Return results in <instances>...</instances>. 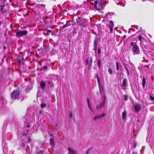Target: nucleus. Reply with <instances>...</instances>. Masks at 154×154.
Wrapping results in <instances>:
<instances>
[{
	"label": "nucleus",
	"instance_id": "obj_19",
	"mask_svg": "<svg viewBox=\"0 0 154 154\" xmlns=\"http://www.w3.org/2000/svg\"><path fill=\"white\" fill-rule=\"evenodd\" d=\"M122 119L125 120L126 116V113L125 112H123L122 113Z\"/></svg>",
	"mask_w": 154,
	"mask_h": 154
},
{
	"label": "nucleus",
	"instance_id": "obj_42",
	"mask_svg": "<svg viewBox=\"0 0 154 154\" xmlns=\"http://www.w3.org/2000/svg\"><path fill=\"white\" fill-rule=\"evenodd\" d=\"M126 68V70H127V73H128V74H129V70H128V68Z\"/></svg>",
	"mask_w": 154,
	"mask_h": 154
},
{
	"label": "nucleus",
	"instance_id": "obj_24",
	"mask_svg": "<svg viewBox=\"0 0 154 154\" xmlns=\"http://www.w3.org/2000/svg\"><path fill=\"white\" fill-rule=\"evenodd\" d=\"M69 120L71 121L72 120V119L73 118V115L72 113V112H71L70 113L69 116Z\"/></svg>",
	"mask_w": 154,
	"mask_h": 154
},
{
	"label": "nucleus",
	"instance_id": "obj_51",
	"mask_svg": "<svg viewBox=\"0 0 154 154\" xmlns=\"http://www.w3.org/2000/svg\"><path fill=\"white\" fill-rule=\"evenodd\" d=\"M134 45V43L132 42L131 44V46H134V45Z\"/></svg>",
	"mask_w": 154,
	"mask_h": 154
},
{
	"label": "nucleus",
	"instance_id": "obj_55",
	"mask_svg": "<svg viewBox=\"0 0 154 154\" xmlns=\"http://www.w3.org/2000/svg\"><path fill=\"white\" fill-rule=\"evenodd\" d=\"M78 14V12H77V13H76V14H75V15H76L77 14Z\"/></svg>",
	"mask_w": 154,
	"mask_h": 154
},
{
	"label": "nucleus",
	"instance_id": "obj_18",
	"mask_svg": "<svg viewBox=\"0 0 154 154\" xmlns=\"http://www.w3.org/2000/svg\"><path fill=\"white\" fill-rule=\"evenodd\" d=\"M146 82L145 79L144 77H143V79L142 83V85L143 88H144L145 87Z\"/></svg>",
	"mask_w": 154,
	"mask_h": 154
},
{
	"label": "nucleus",
	"instance_id": "obj_20",
	"mask_svg": "<svg viewBox=\"0 0 154 154\" xmlns=\"http://www.w3.org/2000/svg\"><path fill=\"white\" fill-rule=\"evenodd\" d=\"M93 61V59L92 57H91L90 58V67H92V64Z\"/></svg>",
	"mask_w": 154,
	"mask_h": 154
},
{
	"label": "nucleus",
	"instance_id": "obj_14",
	"mask_svg": "<svg viewBox=\"0 0 154 154\" xmlns=\"http://www.w3.org/2000/svg\"><path fill=\"white\" fill-rule=\"evenodd\" d=\"M44 51H45V47L44 48H41L40 49H38V50L36 51V52L37 53L38 52L40 54H41L40 52L41 51L42 52H43ZM42 54H43V53H42Z\"/></svg>",
	"mask_w": 154,
	"mask_h": 154
},
{
	"label": "nucleus",
	"instance_id": "obj_40",
	"mask_svg": "<svg viewBox=\"0 0 154 154\" xmlns=\"http://www.w3.org/2000/svg\"><path fill=\"white\" fill-rule=\"evenodd\" d=\"M57 45V44H56L55 42L54 43V47H56Z\"/></svg>",
	"mask_w": 154,
	"mask_h": 154
},
{
	"label": "nucleus",
	"instance_id": "obj_31",
	"mask_svg": "<svg viewBox=\"0 0 154 154\" xmlns=\"http://www.w3.org/2000/svg\"><path fill=\"white\" fill-rule=\"evenodd\" d=\"M101 53V50L100 48H98V54H100Z\"/></svg>",
	"mask_w": 154,
	"mask_h": 154
},
{
	"label": "nucleus",
	"instance_id": "obj_58",
	"mask_svg": "<svg viewBox=\"0 0 154 154\" xmlns=\"http://www.w3.org/2000/svg\"><path fill=\"white\" fill-rule=\"evenodd\" d=\"M104 99H105V96H104Z\"/></svg>",
	"mask_w": 154,
	"mask_h": 154
},
{
	"label": "nucleus",
	"instance_id": "obj_5",
	"mask_svg": "<svg viewBox=\"0 0 154 154\" xmlns=\"http://www.w3.org/2000/svg\"><path fill=\"white\" fill-rule=\"evenodd\" d=\"M132 50L133 52L135 54H137L140 53V50L139 47L136 44H134L133 46Z\"/></svg>",
	"mask_w": 154,
	"mask_h": 154
},
{
	"label": "nucleus",
	"instance_id": "obj_7",
	"mask_svg": "<svg viewBox=\"0 0 154 154\" xmlns=\"http://www.w3.org/2000/svg\"><path fill=\"white\" fill-rule=\"evenodd\" d=\"M105 104V102H101L100 103L99 105H97L96 106V108L97 109H99L102 107Z\"/></svg>",
	"mask_w": 154,
	"mask_h": 154
},
{
	"label": "nucleus",
	"instance_id": "obj_30",
	"mask_svg": "<svg viewBox=\"0 0 154 154\" xmlns=\"http://www.w3.org/2000/svg\"><path fill=\"white\" fill-rule=\"evenodd\" d=\"M27 140L29 142H30L32 140L29 137L28 138Z\"/></svg>",
	"mask_w": 154,
	"mask_h": 154
},
{
	"label": "nucleus",
	"instance_id": "obj_46",
	"mask_svg": "<svg viewBox=\"0 0 154 154\" xmlns=\"http://www.w3.org/2000/svg\"><path fill=\"white\" fill-rule=\"evenodd\" d=\"M43 34L45 36H46L47 35V34L45 32H43Z\"/></svg>",
	"mask_w": 154,
	"mask_h": 154
},
{
	"label": "nucleus",
	"instance_id": "obj_10",
	"mask_svg": "<svg viewBox=\"0 0 154 154\" xmlns=\"http://www.w3.org/2000/svg\"><path fill=\"white\" fill-rule=\"evenodd\" d=\"M96 78L97 79V80L98 82V86L99 87V89L100 90H100H101V84H100V79L99 76L98 75H97L96 76Z\"/></svg>",
	"mask_w": 154,
	"mask_h": 154
},
{
	"label": "nucleus",
	"instance_id": "obj_50",
	"mask_svg": "<svg viewBox=\"0 0 154 154\" xmlns=\"http://www.w3.org/2000/svg\"><path fill=\"white\" fill-rule=\"evenodd\" d=\"M137 122H138L139 123H140V119H138L137 120Z\"/></svg>",
	"mask_w": 154,
	"mask_h": 154
},
{
	"label": "nucleus",
	"instance_id": "obj_47",
	"mask_svg": "<svg viewBox=\"0 0 154 154\" xmlns=\"http://www.w3.org/2000/svg\"><path fill=\"white\" fill-rule=\"evenodd\" d=\"M40 70H41V71H42V70H43V68L42 67L41 68H40L39 69Z\"/></svg>",
	"mask_w": 154,
	"mask_h": 154
},
{
	"label": "nucleus",
	"instance_id": "obj_28",
	"mask_svg": "<svg viewBox=\"0 0 154 154\" xmlns=\"http://www.w3.org/2000/svg\"><path fill=\"white\" fill-rule=\"evenodd\" d=\"M119 69V64L118 63H116V69L117 70H118Z\"/></svg>",
	"mask_w": 154,
	"mask_h": 154
},
{
	"label": "nucleus",
	"instance_id": "obj_34",
	"mask_svg": "<svg viewBox=\"0 0 154 154\" xmlns=\"http://www.w3.org/2000/svg\"><path fill=\"white\" fill-rule=\"evenodd\" d=\"M85 61L86 64H87L89 62H88V59H86L85 60Z\"/></svg>",
	"mask_w": 154,
	"mask_h": 154
},
{
	"label": "nucleus",
	"instance_id": "obj_45",
	"mask_svg": "<svg viewBox=\"0 0 154 154\" xmlns=\"http://www.w3.org/2000/svg\"><path fill=\"white\" fill-rule=\"evenodd\" d=\"M37 1L38 2H42L43 1V0H37Z\"/></svg>",
	"mask_w": 154,
	"mask_h": 154
},
{
	"label": "nucleus",
	"instance_id": "obj_44",
	"mask_svg": "<svg viewBox=\"0 0 154 154\" xmlns=\"http://www.w3.org/2000/svg\"><path fill=\"white\" fill-rule=\"evenodd\" d=\"M88 107L90 108V109L91 110H92V109L91 108V106H90V104H89V105H88Z\"/></svg>",
	"mask_w": 154,
	"mask_h": 154
},
{
	"label": "nucleus",
	"instance_id": "obj_53",
	"mask_svg": "<svg viewBox=\"0 0 154 154\" xmlns=\"http://www.w3.org/2000/svg\"><path fill=\"white\" fill-rule=\"evenodd\" d=\"M42 5V6H45V5H43V4H42V5Z\"/></svg>",
	"mask_w": 154,
	"mask_h": 154
},
{
	"label": "nucleus",
	"instance_id": "obj_8",
	"mask_svg": "<svg viewBox=\"0 0 154 154\" xmlns=\"http://www.w3.org/2000/svg\"><path fill=\"white\" fill-rule=\"evenodd\" d=\"M105 114L104 113H103L100 116H96L94 117L93 119L94 120H96L97 119H98L101 117H103L105 116Z\"/></svg>",
	"mask_w": 154,
	"mask_h": 154
},
{
	"label": "nucleus",
	"instance_id": "obj_4",
	"mask_svg": "<svg viewBox=\"0 0 154 154\" xmlns=\"http://www.w3.org/2000/svg\"><path fill=\"white\" fill-rule=\"evenodd\" d=\"M0 11L2 14L7 12L8 11V7L5 4L0 6Z\"/></svg>",
	"mask_w": 154,
	"mask_h": 154
},
{
	"label": "nucleus",
	"instance_id": "obj_25",
	"mask_svg": "<svg viewBox=\"0 0 154 154\" xmlns=\"http://www.w3.org/2000/svg\"><path fill=\"white\" fill-rule=\"evenodd\" d=\"M124 100L125 101H127L128 99V97L127 95H125L123 96Z\"/></svg>",
	"mask_w": 154,
	"mask_h": 154
},
{
	"label": "nucleus",
	"instance_id": "obj_17",
	"mask_svg": "<svg viewBox=\"0 0 154 154\" xmlns=\"http://www.w3.org/2000/svg\"><path fill=\"white\" fill-rule=\"evenodd\" d=\"M114 26V24L112 20H110V23L108 24V27L109 28H113Z\"/></svg>",
	"mask_w": 154,
	"mask_h": 154
},
{
	"label": "nucleus",
	"instance_id": "obj_15",
	"mask_svg": "<svg viewBox=\"0 0 154 154\" xmlns=\"http://www.w3.org/2000/svg\"><path fill=\"white\" fill-rule=\"evenodd\" d=\"M24 58L23 57H19V58L17 59V61L18 62V63L21 64L23 61V60Z\"/></svg>",
	"mask_w": 154,
	"mask_h": 154
},
{
	"label": "nucleus",
	"instance_id": "obj_57",
	"mask_svg": "<svg viewBox=\"0 0 154 154\" xmlns=\"http://www.w3.org/2000/svg\"><path fill=\"white\" fill-rule=\"evenodd\" d=\"M114 29L116 30V28H114Z\"/></svg>",
	"mask_w": 154,
	"mask_h": 154
},
{
	"label": "nucleus",
	"instance_id": "obj_26",
	"mask_svg": "<svg viewBox=\"0 0 154 154\" xmlns=\"http://www.w3.org/2000/svg\"><path fill=\"white\" fill-rule=\"evenodd\" d=\"M70 25V24H64L62 28L64 29L68 27Z\"/></svg>",
	"mask_w": 154,
	"mask_h": 154
},
{
	"label": "nucleus",
	"instance_id": "obj_16",
	"mask_svg": "<svg viewBox=\"0 0 154 154\" xmlns=\"http://www.w3.org/2000/svg\"><path fill=\"white\" fill-rule=\"evenodd\" d=\"M122 86L124 90L125 89V87L126 86V82L124 80H123V82L122 83Z\"/></svg>",
	"mask_w": 154,
	"mask_h": 154
},
{
	"label": "nucleus",
	"instance_id": "obj_6",
	"mask_svg": "<svg viewBox=\"0 0 154 154\" xmlns=\"http://www.w3.org/2000/svg\"><path fill=\"white\" fill-rule=\"evenodd\" d=\"M134 111L136 112H138L141 109V106L140 103H137L134 106Z\"/></svg>",
	"mask_w": 154,
	"mask_h": 154
},
{
	"label": "nucleus",
	"instance_id": "obj_38",
	"mask_svg": "<svg viewBox=\"0 0 154 154\" xmlns=\"http://www.w3.org/2000/svg\"><path fill=\"white\" fill-rule=\"evenodd\" d=\"M87 102L88 105H89V104H90V103H89V99L88 98L87 99Z\"/></svg>",
	"mask_w": 154,
	"mask_h": 154
},
{
	"label": "nucleus",
	"instance_id": "obj_13",
	"mask_svg": "<svg viewBox=\"0 0 154 154\" xmlns=\"http://www.w3.org/2000/svg\"><path fill=\"white\" fill-rule=\"evenodd\" d=\"M50 145L52 147H54L55 145L54 142V139L53 138H51L50 139Z\"/></svg>",
	"mask_w": 154,
	"mask_h": 154
},
{
	"label": "nucleus",
	"instance_id": "obj_39",
	"mask_svg": "<svg viewBox=\"0 0 154 154\" xmlns=\"http://www.w3.org/2000/svg\"><path fill=\"white\" fill-rule=\"evenodd\" d=\"M68 150L69 151H72V149H71V148H68Z\"/></svg>",
	"mask_w": 154,
	"mask_h": 154
},
{
	"label": "nucleus",
	"instance_id": "obj_35",
	"mask_svg": "<svg viewBox=\"0 0 154 154\" xmlns=\"http://www.w3.org/2000/svg\"><path fill=\"white\" fill-rule=\"evenodd\" d=\"M43 152V151L42 150H40L38 152L37 154H42Z\"/></svg>",
	"mask_w": 154,
	"mask_h": 154
},
{
	"label": "nucleus",
	"instance_id": "obj_36",
	"mask_svg": "<svg viewBox=\"0 0 154 154\" xmlns=\"http://www.w3.org/2000/svg\"><path fill=\"white\" fill-rule=\"evenodd\" d=\"M43 70H45L47 69V67L46 66H44L43 67Z\"/></svg>",
	"mask_w": 154,
	"mask_h": 154
},
{
	"label": "nucleus",
	"instance_id": "obj_2",
	"mask_svg": "<svg viewBox=\"0 0 154 154\" xmlns=\"http://www.w3.org/2000/svg\"><path fill=\"white\" fill-rule=\"evenodd\" d=\"M20 91L18 90H14L11 94V97L12 100L19 99Z\"/></svg>",
	"mask_w": 154,
	"mask_h": 154
},
{
	"label": "nucleus",
	"instance_id": "obj_12",
	"mask_svg": "<svg viewBox=\"0 0 154 154\" xmlns=\"http://www.w3.org/2000/svg\"><path fill=\"white\" fill-rule=\"evenodd\" d=\"M40 85L41 88L42 89H43L44 88H45L46 86V83L44 81H41L40 82Z\"/></svg>",
	"mask_w": 154,
	"mask_h": 154
},
{
	"label": "nucleus",
	"instance_id": "obj_21",
	"mask_svg": "<svg viewBox=\"0 0 154 154\" xmlns=\"http://www.w3.org/2000/svg\"><path fill=\"white\" fill-rule=\"evenodd\" d=\"M46 105H47V104L46 103H42L41 104V107L42 108H43L45 107H46Z\"/></svg>",
	"mask_w": 154,
	"mask_h": 154
},
{
	"label": "nucleus",
	"instance_id": "obj_43",
	"mask_svg": "<svg viewBox=\"0 0 154 154\" xmlns=\"http://www.w3.org/2000/svg\"><path fill=\"white\" fill-rule=\"evenodd\" d=\"M47 83L48 84V85H50L51 83L49 81H47Z\"/></svg>",
	"mask_w": 154,
	"mask_h": 154
},
{
	"label": "nucleus",
	"instance_id": "obj_29",
	"mask_svg": "<svg viewBox=\"0 0 154 154\" xmlns=\"http://www.w3.org/2000/svg\"><path fill=\"white\" fill-rule=\"evenodd\" d=\"M150 98L151 100L154 101V97L152 96L151 95H150Z\"/></svg>",
	"mask_w": 154,
	"mask_h": 154
},
{
	"label": "nucleus",
	"instance_id": "obj_23",
	"mask_svg": "<svg viewBox=\"0 0 154 154\" xmlns=\"http://www.w3.org/2000/svg\"><path fill=\"white\" fill-rule=\"evenodd\" d=\"M51 34H52V32L49 29H47V35H50Z\"/></svg>",
	"mask_w": 154,
	"mask_h": 154
},
{
	"label": "nucleus",
	"instance_id": "obj_9",
	"mask_svg": "<svg viewBox=\"0 0 154 154\" xmlns=\"http://www.w3.org/2000/svg\"><path fill=\"white\" fill-rule=\"evenodd\" d=\"M76 22H77L78 23H79V25L80 26H84V24L81 23V20H82V19L81 17H79L77 19H76Z\"/></svg>",
	"mask_w": 154,
	"mask_h": 154
},
{
	"label": "nucleus",
	"instance_id": "obj_27",
	"mask_svg": "<svg viewBox=\"0 0 154 154\" xmlns=\"http://www.w3.org/2000/svg\"><path fill=\"white\" fill-rule=\"evenodd\" d=\"M108 72L109 74H111L112 73V70L111 69H109L108 70Z\"/></svg>",
	"mask_w": 154,
	"mask_h": 154
},
{
	"label": "nucleus",
	"instance_id": "obj_3",
	"mask_svg": "<svg viewBox=\"0 0 154 154\" xmlns=\"http://www.w3.org/2000/svg\"><path fill=\"white\" fill-rule=\"evenodd\" d=\"M27 32L26 30L18 31L16 32V35L18 37H20L27 35Z\"/></svg>",
	"mask_w": 154,
	"mask_h": 154
},
{
	"label": "nucleus",
	"instance_id": "obj_56",
	"mask_svg": "<svg viewBox=\"0 0 154 154\" xmlns=\"http://www.w3.org/2000/svg\"><path fill=\"white\" fill-rule=\"evenodd\" d=\"M73 15H74V16H75V13H73Z\"/></svg>",
	"mask_w": 154,
	"mask_h": 154
},
{
	"label": "nucleus",
	"instance_id": "obj_33",
	"mask_svg": "<svg viewBox=\"0 0 154 154\" xmlns=\"http://www.w3.org/2000/svg\"><path fill=\"white\" fill-rule=\"evenodd\" d=\"M91 149H89L88 150H87L86 152V154H89V151L91 150Z\"/></svg>",
	"mask_w": 154,
	"mask_h": 154
},
{
	"label": "nucleus",
	"instance_id": "obj_48",
	"mask_svg": "<svg viewBox=\"0 0 154 154\" xmlns=\"http://www.w3.org/2000/svg\"><path fill=\"white\" fill-rule=\"evenodd\" d=\"M94 0H87V1L88 2H89V1H94Z\"/></svg>",
	"mask_w": 154,
	"mask_h": 154
},
{
	"label": "nucleus",
	"instance_id": "obj_37",
	"mask_svg": "<svg viewBox=\"0 0 154 154\" xmlns=\"http://www.w3.org/2000/svg\"><path fill=\"white\" fill-rule=\"evenodd\" d=\"M109 28L110 29V32L111 33L112 32V31L113 30V28Z\"/></svg>",
	"mask_w": 154,
	"mask_h": 154
},
{
	"label": "nucleus",
	"instance_id": "obj_49",
	"mask_svg": "<svg viewBox=\"0 0 154 154\" xmlns=\"http://www.w3.org/2000/svg\"><path fill=\"white\" fill-rule=\"evenodd\" d=\"M91 4V5H94V3H93V2H89Z\"/></svg>",
	"mask_w": 154,
	"mask_h": 154
},
{
	"label": "nucleus",
	"instance_id": "obj_1",
	"mask_svg": "<svg viewBox=\"0 0 154 154\" xmlns=\"http://www.w3.org/2000/svg\"><path fill=\"white\" fill-rule=\"evenodd\" d=\"M103 0H97L94 3L93 9L100 11L103 9Z\"/></svg>",
	"mask_w": 154,
	"mask_h": 154
},
{
	"label": "nucleus",
	"instance_id": "obj_52",
	"mask_svg": "<svg viewBox=\"0 0 154 154\" xmlns=\"http://www.w3.org/2000/svg\"><path fill=\"white\" fill-rule=\"evenodd\" d=\"M132 154H137V153L136 152H133Z\"/></svg>",
	"mask_w": 154,
	"mask_h": 154
},
{
	"label": "nucleus",
	"instance_id": "obj_41",
	"mask_svg": "<svg viewBox=\"0 0 154 154\" xmlns=\"http://www.w3.org/2000/svg\"><path fill=\"white\" fill-rule=\"evenodd\" d=\"M7 49V48L5 46V45H4L3 46V49L4 50H6V49Z\"/></svg>",
	"mask_w": 154,
	"mask_h": 154
},
{
	"label": "nucleus",
	"instance_id": "obj_32",
	"mask_svg": "<svg viewBox=\"0 0 154 154\" xmlns=\"http://www.w3.org/2000/svg\"><path fill=\"white\" fill-rule=\"evenodd\" d=\"M138 39L140 41H141L142 40V37L141 35H140Z\"/></svg>",
	"mask_w": 154,
	"mask_h": 154
},
{
	"label": "nucleus",
	"instance_id": "obj_22",
	"mask_svg": "<svg viewBox=\"0 0 154 154\" xmlns=\"http://www.w3.org/2000/svg\"><path fill=\"white\" fill-rule=\"evenodd\" d=\"M97 65L98 67L100 68L101 67V60L100 59H99L97 62Z\"/></svg>",
	"mask_w": 154,
	"mask_h": 154
},
{
	"label": "nucleus",
	"instance_id": "obj_11",
	"mask_svg": "<svg viewBox=\"0 0 154 154\" xmlns=\"http://www.w3.org/2000/svg\"><path fill=\"white\" fill-rule=\"evenodd\" d=\"M98 42V38H96L94 41V49L96 50Z\"/></svg>",
	"mask_w": 154,
	"mask_h": 154
},
{
	"label": "nucleus",
	"instance_id": "obj_54",
	"mask_svg": "<svg viewBox=\"0 0 154 154\" xmlns=\"http://www.w3.org/2000/svg\"><path fill=\"white\" fill-rule=\"evenodd\" d=\"M39 112L40 113H41L42 112V111H39Z\"/></svg>",
	"mask_w": 154,
	"mask_h": 154
}]
</instances>
